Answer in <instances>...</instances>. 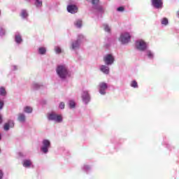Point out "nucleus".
Here are the masks:
<instances>
[{"mask_svg": "<svg viewBox=\"0 0 179 179\" xmlns=\"http://www.w3.org/2000/svg\"><path fill=\"white\" fill-rule=\"evenodd\" d=\"M57 73L62 79H65L68 75V70L65 66H59L57 69Z\"/></svg>", "mask_w": 179, "mask_h": 179, "instance_id": "1", "label": "nucleus"}, {"mask_svg": "<svg viewBox=\"0 0 179 179\" xmlns=\"http://www.w3.org/2000/svg\"><path fill=\"white\" fill-rule=\"evenodd\" d=\"M119 41H121L122 44H128L131 41V35L128 32L121 34Z\"/></svg>", "mask_w": 179, "mask_h": 179, "instance_id": "2", "label": "nucleus"}, {"mask_svg": "<svg viewBox=\"0 0 179 179\" xmlns=\"http://www.w3.org/2000/svg\"><path fill=\"white\" fill-rule=\"evenodd\" d=\"M148 45H146V42L143 40L137 41L136 42V48H137V50H139L140 51H145Z\"/></svg>", "mask_w": 179, "mask_h": 179, "instance_id": "3", "label": "nucleus"}, {"mask_svg": "<svg viewBox=\"0 0 179 179\" xmlns=\"http://www.w3.org/2000/svg\"><path fill=\"white\" fill-rule=\"evenodd\" d=\"M51 146V143L48 140H43V146L41 148V150L43 153H48V148Z\"/></svg>", "mask_w": 179, "mask_h": 179, "instance_id": "4", "label": "nucleus"}, {"mask_svg": "<svg viewBox=\"0 0 179 179\" xmlns=\"http://www.w3.org/2000/svg\"><path fill=\"white\" fill-rule=\"evenodd\" d=\"M103 61L106 65H112V64H114V57H113V55H106L103 57Z\"/></svg>", "mask_w": 179, "mask_h": 179, "instance_id": "5", "label": "nucleus"}, {"mask_svg": "<svg viewBox=\"0 0 179 179\" xmlns=\"http://www.w3.org/2000/svg\"><path fill=\"white\" fill-rule=\"evenodd\" d=\"M152 5L156 9H162L163 8V1L162 0H152Z\"/></svg>", "mask_w": 179, "mask_h": 179, "instance_id": "6", "label": "nucleus"}, {"mask_svg": "<svg viewBox=\"0 0 179 179\" xmlns=\"http://www.w3.org/2000/svg\"><path fill=\"white\" fill-rule=\"evenodd\" d=\"M99 93L101 94H106V90L108 87L107 83H99Z\"/></svg>", "mask_w": 179, "mask_h": 179, "instance_id": "7", "label": "nucleus"}, {"mask_svg": "<svg viewBox=\"0 0 179 179\" xmlns=\"http://www.w3.org/2000/svg\"><path fill=\"white\" fill-rule=\"evenodd\" d=\"M13 127H15L13 120H8V122L4 124V131H9V128H13Z\"/></svg>", "mask_w": 179, "mask_h": 179, "instance_id": "8", "label": "nucleus"}, {"mask_svg": "<svg viewBox=\"0 0 179 179\" xmlns=\"http://www.w3.org/2000/svg\"><path fill=\"white\" fill-rule=\"evenodd\" d=\"M83 100L85 101L86 104L90 101V96L89 95V92L87 91H85L83 94Z\"/></svg>", "mask_w": 179, "mask_h": 179, "instance_id": "9", "label": "nucleus"}, {"mask_svg": "<svg viewBox=\"0 0 179 179\" xmlns=\"http://www.w3.org/2000/svg\"><path fill=\"white\" fill-rule=\"evenodd\" d=\"M67 10L70 13H76L78 12V7L75 5H70L67 6Z\"/></svg>", "mask_w": 179, "mask_h": 179, "instance_id": "10", "label": "nucleus"}, {"mask_svg": "<svg viewBox=\"0 0 179 179\" xmlns=\"http://www.w3.org/2000/svg\"><path fill=\"white\" fill-rule=\"evenodd\" d=\"M80 38H83V35L78 36V39L72 43L73 50H75L76 48H79V41Z\"/></svg>", "mask_w": 179, "mask_h": 179, "instance_id": "11", "label": "nucleus"}, {"mask_svg": "<svg viewBox=\"0 0 179 179\" xmlns=\"http://www.w3.org/2000/svg\"><path fill=\"white\" fill-rule=\"evenodd\" d=\"M101 72H103V73H106V75H108L109 72H110V69L108 68V66L102 65L101 66Z\"/></svg>", "mask_w": 179, "mask_h": 179, "instance_id": "12", "label": "nucleus"}, {"mask_svg": "<svg viewBox=\"0 0 179 179\" xmlns=\"http://www.w3.org/2000/svg\"><path fill=\"white\" fill-rule=\"evenodd\" d=\"M17 120L20 121V122H24L26 121V115H24L23 113H20L18 115Z\"/></svg>", "mask_w": 179, "mask_h": 179, "instance_id": "13", "label": "nucleus"}, {"mask_svg": "<svg viewBox=\"0 0 179 179\" xmlns=\"http://www.w3.org/2000/svg\"><path fill=\"white\" fill-rule=\"evenodd\" d=\"M57 115H55L54 113H51L48 115V120H50V121H55L56 118H57Z\"/></svg>", "mask_w": 179, "mask_h": 179, "instance_id": "14", "label": "nucleus"}, {"mask_svg": "<svg viewBox=\"0 0 179 179\" xmlns=\"http://www.w3.org/2000/svg\"><path fill=\"white\" fill-rule=\"evenodd\" d=\"M24 167H30L31 166V162L30 160L26 159L23 162Z\"/></svg>", "mask_w": 179, "mask_h": 179, "instance_id": "15", "label": "nucleus"}, {"mask_svg": "<svg viewBox=\"0 0 179 179\" xmlns=\"http://www.w3.org/2000/svg\"><path fill=\"white\" fill-rule=\"evenodd\" d=\"M24 113H30L33 112V108L30 107V106H26L24 108Z\"/></svg>", "mask_w": 179, "mask_h": 179, "instance_id": "16", "label": "nucleus"}, {"mask_svg": "<svg viewBox=\"0 0 179 179\" xmlns=\"http://www.w3.org/2000/svg\"><path fill=\"white\" fill-rule=\"evenodd\" d=\"M162 24L164 26H167L169 24V19L164 17L161 21Z\"/></svg>", "mask_w": 179, "mask_h": 179, "instance_id": "17", "label": "nucleus"}, {"mask_svg": "<svg viewBox=\"0 0 179 179\" xmlns=\"http://www.w3.org/2000/svg\"><path fill=\"white\" fill-rule=\"evenodd\" d=\"M15 41L17 43V44H20L22 43V36L20 35H16L15 36Z\"/></svg>", "mask_w": 179, "mask_h": 179, "instance_id": "18", "label": "nucleus"}, {"mask_svg": "<svg viewBox=\"0 0 179 179\" xmlns=\"http://www.w3.org/2000/svg\"><path fill=\"white\" fill-rule=\"evenodd\" d=\"M0 95L6 96V90L3 87H0Z\"/></svg>", "mask_w": 179, "mask_h": 179, "instance_id": "19", "label": "nucleus"}, {"mask_svg": "<svg viewBox=\"0 0 179 179\" xmlns=\"http://www.w3.org/2000/svg\"><path fill=\"white\" fill-rule=\"evenodd\" d=\"M21 16L24 19L29 16V14H27V11H26V10H22L21 12Z\"/></svg>", "mask_w": 179, "mask_h": 179, "instance_id": "20", "label": "nucleus"}, {"mask_svg": "<svg viewBox=\"0 0 179 179\" xmlns=\"http://www.w3.org/2000/svg\"><path fill=\"white\" fill-rule=\"evenodd\" d=\"M38 52L41 55H44V54L47 52V50H45V48H39Z\"/></svg>", "mask_w": 179, "mask_h": 179, "instance_id": "21", "label": "nucleus"}, {"mask_svg": "<svg viewBox=\"0 0 179 179\" xmlns=\"http://www.w3.org/2000/svg\"><path fill=\"white\" fill-rule=\"evenodd\" d=\"M36 6H37L38 8H40L41 6H43V1H40V0H36V3H35Z\"/></svg>", "mask_w": 179, "mask_h": 179, "instance_id": "22", "label": "nucleus"}, {"mask_svg": "<svg viewBox=\"0 0 179 179\" xmlns=\"http://www.w3.org/2000/svg\"><path fill=\"white\" fill-rule=\"evenodd\" d=\"M75 26H76V27H82V20H78L75 22Z\"/></svg>", "mask_w": 179, "mask_h": 179, "instance_id": "23", "label": "nucleus"}, {"mask_svg": "<svg viewBox=\"0 0 179 179\" xmlns=\"http://www.w3.org/2000/svg\"><path fill=\"white\" fill-rule=\"evenodd\" d=\"M55 121H56V122H61L62 121V117L61 115H57Z\"/></svg>", "mask_w": 179, "mask_h": 179, "instance_id": "24", "label": "nucleus"}, {"mask_svg": "<svg viewBox=\"0 0 179 179\" xmlns=\"http://www.w3.org/2000/svg\"><path fill=\"white\" fill-rule=\"evenodd\" d=\"M75 106H76L75 101H70V102H69V107H70V108H75Z\"/></svg>", "mask_w": 179, "mask_h": 179, "instance_id": "25", "label": "nucleus"}, {"mask_svg": "<svg viewBox=\"0 0 179 179\" xmlns=\"http://www.w3.org/2000/svg\"><path fill=\"white\" fill-rule=\"evenodd\" d=\"M131 87H138V83L136 81L133 80L131 83Z\"/></svg>", "mask_w": 179, "mask_h": 179, "instance_id": "26", "label": "nucleus"}, {"mask_svg": "<svg viewBox=\"0 0 179 179\" xmlns=\"http://www.w3.org/2000/svg\"><path fill=\"white\" fill-rule=\"evenodd\" d=\"M59 108H61V110H64V108H65V103L61 102L59 105Z\"/></svg>", "mask_w": 179, "mask_h": 179, "instance_id": "27", "label": "nucleus"}, {"mask_svg": "<svg viewBox=\"0 0 179 179\" xmlns=\"http://www.w3.org/2000/svg\"><path fill=\"white\" fill-rule=\"evenodd\" d=\"M147 55H148V58H153V53H152V52H150V50H148L147 52Z\"/></svg>", "mask_w": 179, "mask_h": 179, "instance_id": "28", "label": "nucleus"}, {"mask_svg": "<svg viewBox=\"0 0 179 179\" xmlns=\"http://www.w3.org/2000/svg\"><path fill=\"white\" fill-rule=\"evenodd\" d=\"M55 50V52H57V54H61V52H62L61 48L56 47Z\"/></svg>", "mask_w": 179, "mask_h": 179, "instance_id": "29", "label": "nucleus"}, {"mask_svg": "<svg viewBox=\"0 0 179 179\" xmlns=\"http://www.w3.org/2000/svg\"><path fill=\"white\" fill-rule=\"evenodd\" d=\"M103 27H104L105 31H110V27H108V25L105 24H103Z\"/></svg>", "mask_w": 179, "mask_h": 179, "instance_id": "30", "label": "nucleus"}, {"mask_svg": "<svg viewBox=\"0 0 179 179\" xmlns=\"http://www.w3.org/2000/svg\"><path fill=\"white\" fill-rule=\"evenodd\" d=\"M117 10L118 12H124V10H125V8L123 6H120L117 8Z\"/></svg>", "mask_w": 179, "mask_h": 179, "instance_id": "31", "label": "nucleus"}, {"mask_svg": "<svg viewBox=\"0 0 179 179\" xmlns=\"http://www.w3.org/2000/svg\"><path fill=\"white\" fill-rule=\"evenodd\" d=\"M100 2V0H92V5H97Z\"/></svg>", "mask_w": 179, "mask_h": 179, "instance_id": "32", "label": "nucleus"}, {"mask_svg": "<svg viewBox=\"0 0 179 179\" xmlns=\"http://www.w3.org/2000/svg\"><path fill=\"white\" fill-rule=\"evenodd\" d=\"M3 108V101H0V110H2Z\"/></svg>", "mask_w": 179, "mask_h": 179, "instance_id": "33", "label": "nucleus"}, {"mask_svg": "<svg viewBox=\"0 0 179 179\" xmlns=\"http://www.w3.org/2000/svg\"><path fill=\"white\" fill-rule=\"evenodd\" d=\"M3 177V172H2V171L0 170V179H2Z\"/></svg>", "mask_w": 179, "mask_h": 179, "instance_id": "34", "label": "nucleus"}, {"mask_svg": "<svg viewBox=\"0 0 179 179\" xmlns=\"http://www.w3.org/2000/svg\"><path fill=\"white\" fill-rule=\"evenodd\" d=\"M2 122H3V120L2 119V115H0V124H2Z\"/></svg>", "mask_w": 179, "mask_h": 179, "instance_id": "35", "label": "nucleus"}, {"mask_svg": "<svg viewBox=\"0 0 179 179\" xmlns=\"http://www.w3.org/2000/svg\"><path fill=\"white\" fill-rule=\"evenodd\" d=\"M2 139L1 136V134H0V141Z\"/></svg>", "mask_w": 179, "mask_h": 179, "instance_id": "36", "label": "nucleus"}, {"mask_svg": "<svg viewBox=\"0 0 179 179\" xmlns=\"http://www.w3.org/2000/svg\"><path fill=\"white\" fill-rule=\"evenodd\" d=\"M178 17H179V13H178Z\"/></svg>", "mask_w": 179, "mask_h": 179, "instance_id": "37", "label": "nucleus"}, {"mask_svg": "<svg viewBox=\"0 0 179 179\" xmlns=\"http://www.w3.org/2000/svg\"><path fill=\"white\" fill-rule=\"evenodd\" d=\"M0 15H1V10H0Z\"/></svg>", "mask_w": 179, "mask_h": 179, "instance_id": "38", "label": "nucleus"}, {"mask_svg": "<svg viewBox=\"0 0 179 179\" xmlns=\"http://www.w3.org/2000/svg\"><path fill=\"white\" fill-rule=\"evenodd\" d=\"M0 152H1V149H0Z\"/></svg>", "mask_w": 179, "mask_h": 179, "instance_id": "39", "label": "nucleus"}]
</instances>
